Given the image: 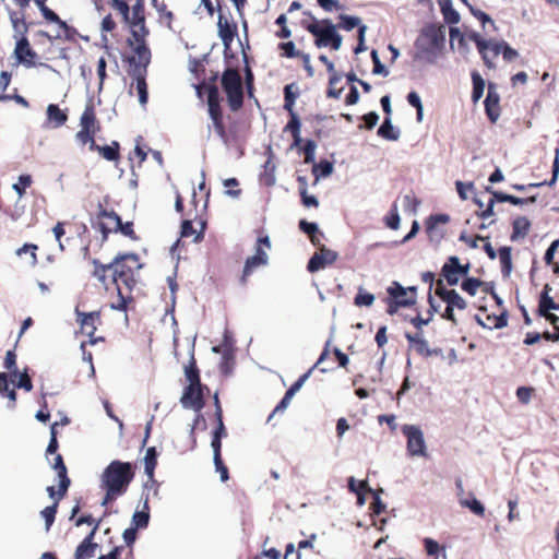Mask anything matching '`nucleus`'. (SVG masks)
<instances>
[{
	"label": "nucleus",
	"mask_w": 559,
	"mask_h": 559,
	"mask_svg": "<svg viewBox=\"0 0 559 559\" xmlns=\"http://www.w3.org/2000/svg\"><path fill=\"white\" fill-rule=\"evenodd\" d=\"M306 29L316 37L314 45L318 48L331 47L333 50H338L342 46V36L336 32V26L328 19L314 21L308 24Z\"/></svg>",
	"instance_id": "9d476101"
},
{
	"label": "nucleus",
	"mask_w": 559,
	"mask_h": 559,
	"mask_svg": "<svg viewBox=\"0 0 559 559\" xmlns=\"http://www.w3.org/2000/svg\"><path fill=\"white\" fill-rule=\"evenodd\" d=\"M407 102L411 106L416 108L417 111V120L421 121L423 119V104L419 95L416 92H411L407 95Z\"/></svg>",
	"instance_id": "0e129e2a"
},
{
	"label": "nucleus",
	"mask_w": 559,
	"mask_h": 559,
	"mask_svg": "<svg viewBox=\"0 0 559 559\" xmlns=\"http://www.w3.org/2000/svg\"><path fill=\"white\" fill-rule=\"evenodd\" d=\"M360 26H362V25L360 24L359 17L350 16V15H346V14L340 15V23H338L337 27L345 29V31H352L355 27L359 28Z\"/></svg>",
	"instance_id": "864d4df0"
},
{
	"label": "nucleus",
	"mask_w": 559,
	"mask_h": 559,
	"mask_svg": "<svg viewBox=\"0 0 559 559\" xmlns=\"http://www.w3.org/2000/svg\"><path fill=\"white\" fill-rule=\"evenodd\" d=\"M378 135L390 141H396L400 138V131L396 130L391 121V117H385L378 129Z\"/></svg>",
	"instance_id": "ea45409f"
},
{
	"label": "nucleus",
	"mask_w": 559,
	"mask_h": 559,
	"mask_svg": "<svg viewBox=\"0 0 559 559\" xmlns=\"http://www.w3.org/2000/svg\"><path fill=\"white\" fill-rule=\"evenodd\" d=\"M97 219L103 238L107 239L110 233H116V227L119 226L121 217L115 211H108L99 204Z\"/></svg>",
	"instance_id": "aec40b11"
},
{
	"label": "nucleus",
	"mask_w": 559,
	"mask_h": 559,
	"mask_svg": "<svg viewBox=\"0 0 559 559\" xmlns=\"http://www.w3.org/2000/svg\"><path fill=\"white\" fill-rule=\"evenodd\" d=\"M157 465V451L155 447H151L146 450V454L144 456V469L145 474L148 477V483L145 484V488L147 490L153 489L154 495L156 496L158 492V486L156 480L154 479V471Z\"/></svg>",
	"instance_id": "b1692460"
},
{
	"label": "nucleus",
	"mask_w": 559,
	"mask_h": 559,
	"mask_svg": "<svg viewBox=\"0 0 559 559\" xmlns=\"http://www.w3.org/2000/svg\"><path fill=\"white\" fill-rule=\"evenodd\" d=\"M138 530L129 527L123 532L124 546L115 547L109 554L102 555L97 559H134L133 545L136 539Z\"/></svg>",
	"instance_id": "dca6fc26"
},
{
	"label": "nucleus",
	"mask_w": 559,
	"mask_h": 559,
	"mask_svg": "<svg viewBox=\"0 0 559 559\" xmlns=\"http://www.w3.org/2000/svg\"><path fill=\"white\" fill-rule=\"evenodd\" d=\"M500 53L502 55L503 60L507 62H511L519 57V52L504 40H501Z\"/></svg>",
	"instance_id": "338daca9"
},
{
	"label": "nucleus",
	"mask_w": 559,
	"mask_h": 559,
	"mask_svg": "<svg viewBox=\"0 0 559 559\" xmlns=\"http://www.w3.org/2000/svg\"><path fill=\"white\" fill-rule=\"evenodd\" d=\"M221 86L226 94V100L231 111H238L243 106V83L237 69L227 68L221 76Z\"/></svg>",
	"instance_id": "0eeeda50"
},
{
	"label": "nucleus",
	"mask_w": 559,
	"mask_h": 559,
	"mask_svg": "<svg viewBox=\"0 0 559 559\" xmlns=\"http://www.w3.org/2000/svg\"><path fill=\"white\" fill-rule=\"evenodd\" d=\"M450 221V216L448 214H435L430 215L426 219V233L430 240L440 239L442 237V231L439 230L438 226L440 224L445 225Z\"/></svg>",
	"instance_id": "bb28decb"
},
{
	"label": "nucleus",
	"mask_w": 559,
	"mask_h": 559,
	"mask_svg": "<svg viewBox=\"0 0 559 559\" xmlns=\"http://www.w3.org/2000/svg\"><path fill=\"white\" fill-rule=\"evenodd\" d=\"M438 3L445 23L454 25L460 22V14L453 9L451 0H438Z\"/></svg>",
	"instance_id": "4c0bfd02"
},
{
	"label": "nucleus",
	"mask_w": 559,
	"mask_h": 559,
	"mask_svg": "<svg viewBox=\"0 0 559 559\" xmlns=\"http://www.w3.org/2000/svg\"><path fill=\"white\" fill-rule=\"evenodd\" d=\"M406 340L408 343L415 348L416 353L424 357L431 356V350L428 347V342L423 337L421 334H405Z\"/></svg>",
	"instance_id": "e433bc0d"
},
{
	"label": "nucleus",
	"mask_w": 559,
	"mask_h": 559,
	"mask_svg": "<svg viewBox=\"0 0 559 559\" xmlns=\"http://www.w3.org/2000/svg\"><path fill=\"white\" fill-rule=\"evenodd\" d=\"M33 182L31 175H21L19 177V182L13 185L14 191L17 193L19 198H22L25 194L26 188L31 187Z\"/></svg>",
	"instance_id": "052dcab7"
},
{
	"label": "nucleus",
	"mask_w": 559,
	"mask_h": 559,
	"mask_svg": "<svg viewBox=\"0 0 559 559\" xmlns=\"http://www.w3.org/2000/svg\"><path fill=\"white\" fill-rule=\"evenodd\" d=\"M333 171V165L332 163L328 160H321L320 163L316 164L313 163L312 166V174L318 180L320 177H328Z\"/></svg>",
	"instance_id": "603ef678"
},
{
	"label": "nucleus",
	"mask_w": 559,
	"mask_h": 559,
	"mask_svg": "<svg viewBox=\"0 0 559 559\" xmlns=\"http://www.w3.org/2000/svg\"><path fill=\"white\" fill-rule=\"evenodd\" d=\"M271 249V241L269 236H261L258 238L254 254L248 257L245 261L243 267L238 276V284L246 287L249 284L251 275L261 266L269 264V254L266 250Z\"/></svg>",
	"instance_id": "6e6552de"
},
{
	"label": "nucleus",
	"mask_w": 559,
	"mask_h": 559,
	"mask_svg": "<svg viewBox=\"0 0 559 559\" xmlns=\"http://www.w3.org/2000/svg\"><path fill=\"white\" fill-rule=\"evenodd\" d=\"M325 67L328 72L331 73L326 95L331 98H340L343 92V87H340V90H334V84L340 83L341 75L336 73L334 63L332 61H330Z\"/></svg>",
	"instance_id": "58836bf2"
},
{
	"label": "nucleus",
	"mask_w": 559,
	"mask_h": 559,
	"mask_svg": "<svg viewBox=\"0 0 559 559\" xmlns=\"http://www.w3.org/2000/svg\"><path fill=\"white\" fill-rule=\"evenodd\" d=\"M467 37L476 45L485 66L488 69H495L496 64L493 61L501 52V40L485 39L476 32H471Z\"/></svg>",
	"instance_id": "f8f14e48"
},
{
	"label": "nucleus",
	"mask_w": 559,
	"mask_h": 559,
	"mask_svg": "<svg viewBox=\"0 0 559 559\" xmlns=\"http://www.w3.org/2000/svg\"><path fill=\"white\" fill-rule=\"evenodd\" d=\"M38 250V246L35 243H24L21 248L16 250V254L21 257L24 253H29L31 255V264L36 265L38 263V258L36 251Z\"/></svg>",
	"instance_id": "4d7b16f0"
},
{
	"label": "nucleus",
	"mask_w": 559,
	"mask_h": 559,
	"mask_svg": "<svg viewBox=\"0 0 559 559\" xmlns=\"http://www.w3.org/2000/svg\"><path fill=\"white\" fill-rule=\"evenodd\" d=\"M402 431L407 439L408 454L411 456H427L424 433L420 428L414 425H405Z\"/></svg>",
	"instance_id": "2eb2a0df"
},
{
	"label": "nucleus",
	"mask_w": 559,
	"mask_h": 559,
	"mask_svg": "<svg viewBox=\"0 0 559 559\" xmlns=\"http://www.w3.org/2000/svg\"><path fill=\"white\" fill-rule=\"evenodd\" d=\"M134 475V467L130 462L119 460L110 462L102 475V488L105 490L102 506L106 507L123 496L128 491Z\"/></svg>",
	"instance_id": "f03ea898"
},
{
	"label": "nucleus",
	"mask_w": 559,
	"mask_h": 559,
	"mask_svg": "<svg viewBox=\"0 0 559 559\" xmlns=\"http://www.w3.org/2000/svg\"><path fill=\"white\" fill-rule=\"evenodd\" d=\"M150 514L148 511H136L132 516V527L145 528L148 525Z\"/></svg>",
	"instance_id": "13d9d810"
},
{
	"label": "nucleus",
	"mask_w": 559,
	"mask_h": 559,
	"mask_svg": "<svg viewBox=\"0 0 559 559\" xmlns=\"http://www.w3.org/2000/svg\"><path fill=\"white\" fill-rule=\"evenodd\" d=\"M435 294L445 304V308L443 312H441V318L450 321L453 325H457L454 310H465L467 308V301L455 289L447 288L442 278H438Z\"/></svg>",
	"instance_id": "1a4fd4ad"
},
{
	"label": "nucleus",
	"mask_w": 559,
	"mask_h": 559,
	"mask_svg": "<svg viewBox=\"0 0 559 559\" xmlns=\"http://www.w3.org/2000/svg\"><path fill=\"white\" fill-rule=\"evenodd\" d=\"M110 5L121 14L123 21H128L129 20L130 7L127 3V1H124V0H110Z\"/></svg>",
	"instance_id": "774afa93"
},
{
	"label": "nucleus",
	"mask_w": 559,
	"mask_h": 559,
	"mask_svg": "<svg viewBox=\"0 0 559 559\" xmlns=\"http://www.w3.org/2000/svg\"><path fill=\"white\" fill-rule=\"evenodd\" d=\"M485 285V283L479 280V278H476V277H467L465 278L462 284H461V288L467 293L468 295L471 296H475L478 288L479 287H483Z\"/></svg>",
	"instance_id": "3c124183"
},
{
	"label": "nucleus",
	"mask_w": 559,
	"mask_h": 559,
	"mask_svg": "<svg viewBox=\"0 0 559 559\" xmlns=\"http://www.w3.org/2000/svg\"><path fill=\"white\" fill-rule=\"evenodd\" d=\"M62 498H57L56 501H53V503L51 506H48L46 507L44 510H41L40 514L41 516L44 518L45 520V524H46V531H49L51 525L53 524L55 522V518H56V514H57V511H58V506H59V501L61 500Z\"/></svg>",
	"instance_id": "09e8293b"
},
{
	"label": "nucleus",
	"mask_w": 559,
	"mask_h": 559,
	"mask_svg": "<svg viewBox=\"0 0 559 559\" xmlns=\"http://www.w3.org/2000/svg\"><path fill=\"white\" fill-rule=\"evenodd\" d=\"M440 275L441 278L443 280V283L448 284L449 286L457 285L460 280L462 278L460 273L457 272V269L450 262V257L448 258L447 262L442 265Z\"/></svg>",
	"instance_id": "c9c22d12"
},
{
	"label": "nucleus",
	"mask_w": 559,
	"mask_h": 559,
	"mask_svg": "<svg viewBox=\"0 0 559 559\" xmlns=\"http://www.w3.org/2000/svg\"><path fill=\"white\" fill-rule=\"evenodd\" d=\"M301 148V146L299 147ZM317 144L313 140H307L302 146V151L305 154V163L313 164L314 163V153H316Z\"/></svg>",
	"instance_id": "e2e57ef3"
},
{
	"label": "nucleus",
	"mask_w": 559,
	"mask_h": 559,
	"mask_svg": "<svg viewBox=\"0 0 559 559\" xmlns=\"http://www.w3.org/2000/svg\"><path fill=\"white\" fill-rule=\"evenodd\" d=\"M348 489L349 491L357 495V503L359 506H362L365 503V492H369V489H371L368 486V483L366 480L359 481V488H356V479L354 477L348 478Z\"/></svg>",
	"instance_id": "c03bdc74"
},
{
	"label": "nucleus",
	"mask_w": 559,
	"mask_h": 559,
	"mask_svg": "<svg viewBox=\"0 0 559 559\" xmlns=\"http://www.w3.org/2000/svg\"><path fill=\"white\" fill-rule=\"evenodd\" d=\"M328 346H329V343H326V346L324 348V350L321 353L318 361L307 371L305 372L304 374H301L297 381H295L290 388L286 391V393L288 394V396H294L300 389L301 386L304 385V383L307 381V379L310 377V374L312 373L313 369L317 368L319 365H321L325 358L329 356V349H328Z\"/></svg>",
	"instance_id": "cd10ccee"
},
{
	"label": "nucleus",
	"mask_w": 559,
	"mask_h": 559,
	"mask_svg": "<svg viewBox=\"0 0 559 559\" xmlns=\"http://www.w3.org/2000/svg\"><path fill=\"white\" fill-rule=\"evenodd\" d=\"M298 97V91L295 83L287 84L284 87V109L288 112H295L294 106Z\"/></svg>",
	"instance_id": "a19ab883"
},
{
	"label": "nucleus",
	"mask_w": 559,
	"mask_h": 559,
	"mask_svg": "<svg viewBox=\"0 0 559 559\" xmlns=\"http://www.w3.org/2000/svg\"><path fill=\"white\" fill-rule=\"evenodd\" d=\"M217 12H218V36L222 39L224 46L229 48L233 43L235 36L237 35L238 26L237 23L233 20L230 11H225L222 0H217Z\"/></svg>",
	"instance_id": "4468645a"
},
{
	"label": "nucleus",
	"mask_w": 559,
	"mask_h": 559,
	"mask_svg": "<svg viewBox=\"0 0 559 559\" xmlns=\"http://www.w3.org/2000/svg\"><path fill=\"white\" fill-rule=\"evenodd\" d=\"M52 468L57 471L59 478V498H63L68 489L71 485V479L68 476L67 466L63 462V457L61 454H57L53 459V463L51 464Z\"/></svg>",
	"instance_id": "a878e982"
},
{
	"label": "nucleus",
	"mask_w": 559,
	"mask_h": 559,
	"mask_svg": "<svg viewBox=\"0 0 559 559\" xmlns=\"http://www.w3.org/2000/svg\"><path fill=\"white\" fill-rule=\"evenodd\" d=\"M92 152H98L102 157L109 162H117L120 158V144L112 141L110 145L100 146L96 143L95 147H88Z\"/></svg>",
	"instance_id": "f704fd0d"
},
{
	"label": "nucleus",
	"mask_w": 559,
	"mask_h": 559,
	"mask_svg": "<svg viewBox=\"0 0 559 559\" xmlns=\"http://www.w3.org/2000/svg\"><path fill=\"white\" fill-rule=\"evenodd\" d=\"M10 21L12 23V26L17 34V37L26 36L28 32V24L25 22V19L23 15L19 16L16 12L12 11L10 12Z\"/></svg>",
	"instance_id": "a18cd8bd"
},
{
	"label": "nucleus",
	"mask_w": 559,
	"mask_h": 559,
	"mask_svg": "<svg viewBox=\"0 0 559 559\" xmlns=\"http://www.w3.org/2000/svg\"><path fill=\"white\" fill-rule=\"evenodd\" d=\"M444 41L445 27L443 25L430 24L423 28L416 41V47L420 57H425L428 61L432 62L438 53H441Z\"/></svg>",
	"instance_id": "20e7f679"
},
{
	"label": "nucleus",
	"mask_w": 559,
	"mask_h": 559,
	"mask_svg": "<svg viewBox=\"0 0 559 559\" xmlns=\"http://www.w3.org/2000/svg\"><path fill=\"white\" fill-rule=\"evenodd\" d=\"M180 403L185 408H191L200 413L205 405L202 384H188L183 390Z\"/></svg>",
	"instance_id": "a211bd4d"
},
{
	"label": "nucleus",
	"mask_w": 559,
	"mask_h": 559,
	"mask_svg": "<svg viewBox=\"0 0 559 559\" xmlns=\"http://www.w3.org/2000/svg\"><path fill=\"white\" fill-rule=\"evenodd\" d=\"M280 50H282L281 56L286 58H299L302 51L297 50L295 44L293 41L281 43L278 45Z\"/></svg>",
	"instance_id": "bf43d9fd"
},
{
	"label": "nucleus",
	"mask_w": 559,
	"mask_h": 559,
	"mask_svg": "<svg viewBox=\"0 0 559 559\" xmlns=\"http://www.w3.org/2000/svg\"><path fill=\"white\" fill-rule=\"evenodd\" d=\"M68 120L66 111L61 110L58 105L49 104L47 107V123L52 128L62 127Z\"/></svg>",
	"instance_id": "2f4dec72"
},
{
	"label": "nucleus",
	"mask_w": 559,
	"mask_h": 559,
	"mask_svg": "<svg viewBox=\"0 0 559 559\" xmlns=\"http://www.w3.org/2000/svg\"><path fill=\"white\" fill-rule=\"evenodd\" d=\"M472 81H473L472 100L474 103H477L484 94L485 81L477 71L472 72Z\"/></svg>",
	"instance_id": "de8ad7c7"
},
{
	"label": "nucleus",
	"mask_w": 559,
	"mask_h": 559,
	"mask_svg": "<svg viewBox=\"0 0 559 559\" xmlns=\"http://www.w3.org/2000/svg\"><path fill=\"white\" fill-rule=\"evenodd\" d=\"M102 130L100 121L97 119L94 100L91 98L86 103L80 117V130L75 134L76 141L82 145L95 147V136Z\"/></svg>",
	"instance_id": "423d86ee"
},
{
	"label": "nucleus",
	"mask_w": 559,
	"mask_h": 559,
	"mask_svg": "<svg viewBox=\"0 0 559 559\" xmlns=\"http://www.w3.org/2000/svg\"><path fill=\"white\" fill-rule=\"evenodd\" d=\"M94 270L92 275L103 285L105 290L110 288L117 292V299L110 304V308L117 311H127L134 302L132 292L136 285V273L142 269V263L136 253H118L111 262L104 264L97 259L92 261Z\"/></svg>",
	"instance_id": "f257e3e1"
},
{
	"label": "nucleus",
	"mask_w": 559,
	"mask_h": 559,
	"mask_svg": "<svg viewBox=\"0 0 559 559\" xmlns=\"http://www.w3.org/2000/svg\"><path fill=\"white\" fill-rule=\"evenodd\" d=\"M531 230V222L525 216H518L512 221L511 240L516 241L525 238Z\"/></svg>",
	"instance_id": "c756f323"
},
{
	"label": "nucleus",
	"mask_w": 559,
	"mask_h": 559,
	"mask_svg": "<svg viewBox=\"0 0 559 559\" xmlns=\"http://www.w3.org/2000/svg\"><path fill=\"white\" fill-rule=\"evenodd\" d=\"M558 175H559V150L556 151V157L552 163V177L549 181L532 182V183H528L527 186L514 183L511 187H512V189H514L516 191H524L526 188H539L545 185L552 186L557 181Z\"/></svg>",
	"instance_id": "72a5a7b5"
},
{
	"label": "nucleus",
	"mask_w": 559,
	"mask_h": 559,
	"mask_svg": "<svg viewBox=\"0 0 559 559\" xmlns=\"http://www.w3.org/2000/svg\"><path fill=\"white\" fill-rule=\"evenodd\" d=\"M484 105L488 119L490 122L495 123L500 117V96L497 93L496 85L493 83L488 84V93Z\"/></svg>",
	"instance_id": "5701e85b"
},
{
	"label": "nucleus",
	"mask_w": 559,
	"mask_h": 559,
	"mask_svg": "<svg viewBox=\"0 0 559 559\" xmlns=\"http://www.w3.org/2000/svg\"><path fill=\"white\" fill-rule=\"evenodd\" d=\"M388 297L384 299L386 304V312L390 316L395 314L400 308L411 307L416 302L417 288L409 286L403 287L399 282L394 281L386 288Z\"/></svg>",
	"instance_id": "9b49d317"
},
{
	"label": "nucleus",
	"mask_w": 559,
	"mask_h": 559,
	"mask_svg": "<svg viewBox=\"0 0 559 559\" xmlns=\"http://www.w3.org/2000/svg\"><path fill=\"white\" fill-rule=\"evenodd\" d=\"M185 376L189 384H201L200 371L193 355L191 356L188 365L185 366Z\"/></svg>",
	"instance_id": "79ce46f5"
},
{
	"label": "nucleus",
	"mask_w": 559,
	"mask_h": 559,
	"mask_svg": "<svg viewBox=\"0 0 559 559\" xmlns=\"http://www.w3.org/2000/svg\"><path fill=\"white\" fill-rule=\"evenodd\" d=\"M198 225L200 226V230L197 231V229L193 227V223L191 219H186L181 224V237H191L193 236V240L195 242H200L203 239L204 230L206 228V221L203 218L198 219Z\"/></svg>",
	"instance_id": "c85d7f7f"
},
{
	"label": "nucleus",
	"mask_w": 559,
	"mask_h": 559,
	"mask_svg": "<svg viewBox=\"0 0 559 559\" xmlns=\"http://www.w3.org/2000/svg\"><path fill=\"white\" fill-rule=\"evenodd\" d=\"M206 92V105L207 112L213 122L214 130L217 136L223 140L225 143L228 141V135L226 131V127L224 123V115L223 108L221 105V95L218 87L214 83H201L197 85V93L201 96L202 92Z\"/></svg>",
	"instance_id": "7ed1b4c3"
},
{
	"label": "nucleus",
	"mask_w": 559,
	"mask_h": 559,
	"mask_svg": "<svg viewBox=\"0 0 559 559\" xmlns=\"http://www.w3.org/2000/svg\"><path fill=\"white\" fill-rule=\"evenodd\" d=\"M550 310H559V304L555 302L552 297L540 295L539 296V302H538V309L537 314L539 317L546 316L547 313H550Z\"/></svg>",
	"instance_id": "49530a36"
},
{
	"label": "nucleus",
	"mask_w": 559,
	"mask_h": 559,
	"mask_svg": "<svg viewBox=\"0 0 559 559\" xmlns=\"http://www.w3.org/2000/svg\"><path fill=\"white\" fill-rule=\"evenodd\" d=\"M14 56L20 63L26 67L35 66L36 51L31 47L27 36L17 37Z\"/></svg>",
	"instance_id": "4be33fe9"
},
{
	"label": "nucleus",
	"mask_w": 559,
	"mask_h": 559,
	"mask_svg": "<svg viewBox=\"0 0 559 559\" xmlns=\"http://www.w3.org/2000/svg\"><path fill=\"white\" fill-rule=\"evenodd\" d=\"M298 181L301 183V187L299 189V193L301 197L302 204L307 207L314 206L317 207L319 205V201L314 195H309L307 190V180L305 177H298Z\"/></svg>",
	"instance_id": "8fccbe9b"
},
{
	"label": "nucleus",
	"mask_w": 559,
	"mask_h": 559,
	"mask_svg": "<svg viewBox=\"0 0 559 559\" xmlns=\"http://www.w3.org/2000/svg\"><path fill=\"white\" fill-rule=\"evenodd\" d=\"M116 233H120V234H122L123 236L130 238L133 241H138L139 240V236L134 231L133 223L132 222L122 223V221H120L119 226L116 227Z\"/></svg>",
	"instance_id": "6e6d98bb"
},
{
	"label": "nucleus",
	"mask_w": 559,
	"mask_h": 559,
	"mask_svg": "<svg viewBox=\"0 0 559 559\" xmlns=\"http://www.w3.org/2000/svg\"><path fill=\"white\" fill-rule=\"evenodd\" d=\"M338 258V253L334 250L320 246L313 253L307 264V270L310 273L318 272L329 265H332Z\"/></svg>",
	"instance_id": "f3484780"
},
{
	"label": "nucleus",
	"mask_w": 559,
	"mask_h": 559,
	"mask_svg": "<svg viewBox=\"0 0 559 559\" xmlns=\"http://www.w3.org/2000/svg\"><path fill=\"white\" fill-rule=\"evenodd\" d=\"M150 32L133 31L131 37L128 38V46L133 55L128 57L129 71H147L151 63L152 53L146 44V37Z\"/></svg>",
	"instance_id": "39448f33"
},
{
	"label": "nucleus",
	"mask_w": 559,
	"mask_h": 559,
	"mask_svg": "<svg viewBox=\"0 0 559 559\" xmlns=\"http://www.w3.org/2000/svg\"><path fill=\"white\" fill-rule=\"evenodd\" d=\"M503 276L508 277L512 270V257L510 247H501L498 251Z\"/></svg>",
	"instance_id": "37998d69"
},
{
	"label": "nucleus",
	"mask_w": 559,
	"mask_h": 559,
	"mask_svg": "<svg viewBox=\"0 0 559 559\" xmlns=\"http://www.w3.org/2000/svg\"><path fill=\"white\" fill-rule=\"evenodd\" d=\"M3 367L10 371L11 376L16 377L19 373L16 367V354L14 350H8L4 357Z\"/></svg>",
	"instance_id": "680f3d73"
},
{
	"label": "nucleus",
	"mask_w": 559,
	"mask_h": 559,
	"mask_svg": "<svg viewBox=\"0 0 559 559\" xmlns=\"http://www.w3.org/2000/svg\"><path fill=\"white\" fill-rule=\"evenodd\" d=\"M289 114V121L284 128V131H288L292 134L293 138V144L292 147H300L302 143V139L300 136V119L297 116L296 112H288Z\"/></svg>",
	"instance_id": "473e14b6"
},
{
	"label": "nucleus",
	"mask_w": 559,
	"mask_h": 559,
	"mask_svg": "<svg viewBox=\"0 0 559 559\" xmlns=\"http://www.w3.org/2000/svg\"><path fill=\"white\" fill-rule=\"evenodd\" d=\"M460 503L464 508H468L474 514L478 516L485 515V508L481 504L480 501H478L476 498L472 499H461Z\"/></svg>",
	"instance_id": "5fc2aeb1"
},
{
	"label": "nucleus",
	"mask_w": 559,
	"mask_h": 559,
	"mask_svg": "<svg viewBox=\"0 0 559 559\" xmlns=\"http://www.w3.org/2000/svg\"><path fill=\"white\" fill-rule=\"evenodd\" d=\"M129 24L131 32L133 31H143L150 32L145 25V7L144 0H136V2L132 7V15H129V20L124 21Z\"/></svg>",
	"instance_id": "393cba45"
},
{
	"label": "nucleus",
	"mask_w": 559,
	"mask_h": 559,
	"mask_svg": "<svg viewBox=\"0 0 559 559\" xmlns=\"http://www.w3.org/2000/svg\"><path fill=\"white\" fill-rule=\"evenodd\" d=\"M374 301V296L368 292H361L355 296L354 302L356 306L361 307H370Z\"/></svg>",
	"instance_id": "69168bd1"
},
{
	"label": "nucleus",
	"mask_w": 559,
	"mask_h": 559,
	"mask_svg": "<svg viewBox=\"0 0 559 559\" xmlns=\"http://www.w3.org/2000/svg\"><path fill=\"white\" fill-rule=\"evenodd\" d=\"M100 522H102V519L95 523V526L92 528V531L82 540V543L76 547L75 554H74V559H91L95 556L98 545L96 543H94V537H95L97 530L99 528Z\"/></svg>",
	"instance_id": "412c9836"
},
{
	"label": "nucleus",
	"mask_w": 559,
	"mask_h": 559,
	"mask_svg": "<svg viewBox=\"0 0 559 559\" xmlns=\"http://www.w3.org/2000/svg\"><path fill=\"white\" fill-rule=\"evenodd\" d=\"M129 74L134 76L135 88L138 92L139 102L141 103V105H145L148 100V92H147V83H146L147 71H129Z\"/></svg>",
	"instance_id": "7c9ffc66"
},
{
	"label": "nucleus",
	"mask_w": 559,
	"mask_h": 559,
	"mask_svg": "<svg viewBox=\"0 0 559 559\" xmlns=\"http://www.w3.org/2000/svg\"><path fill=\"white\" fill-rule=\"evenodd\" d=\"M76 321L80 323L81 332L91 338L92 343L94 334L97 330V324L102 322L100 311L83 312L78 308L75 309Z\"/></svg>",
	"instance_id": "6ab92c4d"
},
{
	"label": "nucleus",
	"mask_w": 559,
	"mask_h": 559,
	"mask_svg": "<svg viewBox=\"0 0 559 559\" xmlns=\"http://www.w3.org/2000/svg\"><path fill=\"white\" fill-rule=\"evenodd\" d=\"M486 192H489L492 197L487 202V207L479 214L481 219H487L495 215L493 206L496 202H508L513 205H524L535 203L537 198L535 195L528 198H519L512 194H508L501 191H496L491 187L485 188Z\"/></svg>",
	"instance_id": "ddd939ff"
}]
</instances>
